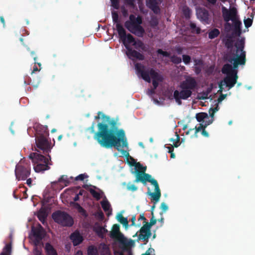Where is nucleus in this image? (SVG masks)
I'll return each mask as SVG.
<instances>
[{"label":"nucleus","instance_id":"nucleus-1","mask_svg":"<svg viewBox=\"0 0 255 255\" xmlns=\"http://www.w3.org/2000/svg\"><path fill=\"white\" fill-rule=\"evenodd\" d=\"M226 45L230 51L226 56L227 63L222 68V72L227 76L219 84V91L220 92H222L225 85L229 89L235 85L238 78L237 69L239 66H244L246 62V52L244 51V39L233 40L229 38L226 41Z\"/></svg>","mask_w":255,"mask_h":255},{"label":"nucleus","instance_id":"nucleus-2","mask_svg":"<svg viewBox=\"0 0 255 255\" xmlns=\"http://www.w3.org/2000/svg\"><path fill=\"white\" fill-rule=\"evenodd\" d=\"M96 119L102 122L98 124V131L95 132L94 138L103 147H116L118 150L122 148L128 147V143L124 130L119 129L110 121L109 117L99 112Z\"/></svg>","mask_w":255,"mask_h":255},{"label":"nucleus","instance_id":"nucleus-3","mask_svg":"<svg viewBox=\"0 0 255 255\" xmlns=\"http://www.w3.org/2000/svg\"><path fill=\"white\" fill-rule=\"evenodd\" d=\"M135 167L138 172L135 173L136 179L134 181L135 182H141L142 183H145L147 181L150 182L152 187V188H148L147 193L151 197L152 201L154 202L155 203H157L161 197L160 190L157 182L153 179L150 175L144 172L146 170V167H143L139 164H136Z\"/></svg>","mask_w":255,"mask_h":255},{"label":"nucleus","instance_id":"nucleus-4","mask_svg":"<svg viewBox=\"0 0 255 255\" xmlns=\"http://www.w3.org/2000/svg\"><path fill=\"white\" fill-rule=\"evenodd\" d=\"M117 30L120 40H122L127 49V54L128 56L132 59H143V56L141 54L134 50H132L129 47L132 45L136 49H143V43L139 40L135 41L130 34L126 35L125 30L121 25L117 24Z\"/></svg>","mask_w":255,"mask_h":255},{"label":"nucleus","instance_id":"nucleus-5","mask_svg":"<svg viewBox=\"0 0 255 255\" xmlns=\"http://www.w3.org/2000/svg\"><path fill=\"white\" fill-rule=\"evenodd\" d=\"M196 84L195 80L191 77H188L181 83L179 89L175 90L173 94L174 98L179 105L181 104V100H186L190 97L191 90L195 88Z\"/></svg>","mask_w":255,"mask_h":255},{"label":"nucleus","instance_id":"nucleus-6","mask_svg":"<svg viewBox=\"0 0 255 255\" xmlns=\"http://www.w3.org/2000/svg\"><path fill=\"white\" fill-rule=\"evenodd\" d=\"M135 69L138 74H140L142 78L146 81L150 82L151 79L154 88H156L159 83L162 81L163 78L156 71L150 70L149 72L145 71V67L141 64H136Z\"/></svg>","mask_w":255,"mask_h":255},{"label":"nucleus","instance_id":"nucleus-7","mask_svg":"<svg viewBox=\"0 0 255 255\" xmlns=\"http://www.w3.org/2000/svg\"><path fill=\"white\" fill-rule=\"evenodd\" d=\"M217 111V108L211 109L210 111V116L205 113H200L196 114V118L197 121L200 123V126L198 127H195L194 128L191 129L187 132V134H189L190 131L194 130L195 135H196L198 132L201 130L203 128H205L207 126L212 123L214 120V114Z\"/></svg>","mask_w":255,"mask_h":255},{"label":"nucleus","instance_id":"nucleus-8","mask_svg":"<svg viewBox=\"0 0 255 255\" xmlns=\"http://www.w3.org/2000/svg\"><path fill=\"white\" fill-rule=\"evenodd\" d=\"M111 237L117 240L124 248L128 249L134 246L135 242L131 239H128L120 231V226L113 225L110 232Z\"/></svg>","mask_w":255,"mask_h":255},{"label":"nucleus","instance_id":"nucleus-9","mask_svg":"<svg viewBox=\"0 0 255 255\" xmlns=\"http://www.w3.org/2000/svg\"><path fill=\"white\" fill-rule=\"evenodd\" d=\"M29 157L32 160L35 172H40L49 169L48 158L35 152L30 153Z\"/></svg>","mask_w":255,"mask_h":255},{"label":"nucleus","instance_id":"nucleus-10","mask_svg":"<svg viewBox=\"0 0 255 255\" xmlns=\"http://www.w3.org/2000/svg\"><path fill=\"white\" fill-rule=\"evenodd\" d=\"M141 23V19L140 17H136L133 15H131L129 20L126 22L125 26L131 32L138 36H141L144 33V30L140 25Z\"/></svg>","mask_w":255,"mask_h":255},{"label":"nucleus","instance_id":"nucleus-11","mask_svg":"<svg viewBox=\"0 0 255 255\" xmlns=\"http://www.w3.org/2000/svg\"><path fill=\"white\" fill-rule=\"evenodd\" d=\"M222 15L224 20L228 22L232 21L236 26L241 24L238 15L237 9L235 7H230L229 9L225 6L222 7Z\"/></svg>","mask_w":255,"mask_h":255},{"label":"nucleus","instance_id":"nucleus-12","mask_svg":"<svg viewBox=\"0 0 255 255\" xmlns=\"http://www.w3.org/2000/svg\"><path fill=\"white\" fill-rule=\"evenodd\" d=\"M52 218L55 222L64 226H71L73 224L72 217L65 212H56L53 214Z\"/></svg>","mask_w":255,"mask_h":255},{"label":"nucleus","instance_id":"nucleus-13","mask_svg":"<svg viewBox=\"0 0 255 255\" xmlns=\"http://www.w3.org/2000/svg\"><path fill=\"white\" fill-rule=\"evenodd\" d=\"M30 174V165L23 167L21 165H18L15 168V175L17 179H25Z\"/></svg>","mask_w":255,"mask_h":255},{"label":"nucleus","instance_id":"nucleus-14","mask_svg":"<svg viewBox=\"0 0 255 255\" xmlns=\"http://www.w3.org/2000/svg\"><path fill=\"white\" fill-rule=\"evenodd\" d=\"M36 144L38 148L44 151H48L51 148L49 141L43 137H40L36 140Z\"/></svg>","mask_w":255,"mask_h":255},{"label":"nucleus","instance_id":"nucleus-15","mask_svg":"<svg viewBox=\"0 0 255 255\" xmlns=\"http://www.w3.org/2000/svg\"><path fill=\"white\" fill-rule=\"evenodd\" d=\"M151 235L150 225L146 223L140 230L139 237L140 239L145 240L149 238Z\"/></svg>","mask_w":255,"mask_h":255},{"label":"nucleus","instance_id":"nucleus-16","mask_svg":"<svg viewBox=\"0 0 255 255\" xmlns=\"http://www.w3.org/2000/svg\"><path fill=\"white\" fill-rule=\"evenodd\" d=\"M32 231L33 232L32 238L36 240L35 244H38L45 235V232L41 226L35 230L32 229Z\"/></svg>","mask_w":255,"mask_h":255},{"label":"nucleus","instance_id":"nucleus-17","mask_svg":"<svg viewBox=\"0 0 255 255\" xmlns=\"http://www.w3.org/2000/svg\"><path fill=\"white\" fill-rule=\"evenodd\" d=\"M160 2L161 0H147L146 1L147 5L155 13L159 12V5Z\"/></svg>","mask_w":255,"mask_h":255},{"label":"nucleus","instance_id":"nucleus-18","mask_svg":"<svg viewBox=\"0 0 255 255\" xmlns=\"http://www.w3.org/2000/svg\"><path fill=\"white\" fill-rule=\"evenodd\" d=\"M197 16L201 21L207 22L209 19V13L204 9L198 8L197 9Z\"/></svg>","mask_w":255,"mask_h":255},{"label":"nucleus","instance_id":"nucleus-19","mask_svg":"<svg viewBox=\"0 0 255 255\" xmlns=\"http://www.w3.org/2000/svg\"><path fill=\"white\" fill-rule=\"evenodd\" d=\"M71 240L72 241L73 245L77 246L80 244L83 240L82 236L78 232H75L71 235Z\"/></svg>","mask_w":255,"mask_h":255},{"label":"nucleus","instance_id":"nucleus-20","mask_svg":"<svg viewBox=\"0 0 255 255\" xmlns=\"http://www.w3.org/2000/svg\"><path fill=\"white\" fill-rule=\"evenodd\" d=\"M103 210L107 213L108 216L112 214V208L110 203L108 200L105 198L101 202Z\"/></svg>","mask_w":255,"mask_h":255},{"label":"nucleus","instance_id":"nucleus-21","mask_svg":"<svg viewBox=\"0 0 255 255\" xmlns=\"http://www.w3.org/2000/svg\"><path fill=\"white\" fill-rule=\"evenodd\" d=\"M90 192L91 194L97 200L100 199L102 197L104 193L102 191L100 190L99 189L90 188Z\"/></svg>","mask_w":255,"mask_h":255},{"label":"nucleus","instance_id":"nucleus-22","mask_svg":"<svg viewBox=\"0 0 255 255\" xmlns=\"http://www.w3.org/2000/svg\"><path fill=\"white\" fill-rule=\"evenodd\" d=\"M117 220L123 224L126 229L128 228V221L127 218L123 217L122 214H118L116 217Z\"/></svg>","mask_w":255,"mask_h":255},{"label":"nucleus","instance_id":"nucleus-23","mask_svg":"<svg viewBox=\"0 0 255 255\" xmlns=\"http://www.w3.org/2000/svg\"><path fill=\"white\" fill-rule=\"evenodd\" d=\"M45 248L47 255H57L55 250L49 244H46Z\"/></svg>","mask_w":255,"mask_h":255},{"label":"nucleus","instance_id":"nucleus-24","mask_svg":"<svg viewBox=\"0 0 255 255\" xmlns=\"http://www.w3.org/2000/svg\"><path fill=\"white\" fill-rule=\"evenodd\" d=\"M47 216V213L44 209H41L37 213V217L39 220L42 223H44Z\"/></svg>","mask_w":255,"mask_h":255},{"label":"nucleus","instance_id":"nucleus-25","mask_svg":"<svg viewBox=\"0 0 255 255\" xmlns=\"http://www.w3.org/2000/svg\"><path fill=\"white\" fill-rule=\"evenodd\" d=\"M183 14L186 18H189L191 14L190 9L187 6H183L182 8Z\"/></svg>","mask_w":255,"mask_h":255},{"label":"nucleus","instance_id":"nucleus-26","mask_svg":"<svg viewBox=\"0 0 255 255\" xmlns=\"http://www.w3.org/2000/svg\"><path fill=\"white\" fill-rule=\"evenodd\" d=\"M219 33H220V32H219V30H218L217 29H214L211 30L209 33V37L210 39H213V38L216 37L217 36H218Z\"/></svg>","mask_w":255,"mask_h":255},{"label":"nucleus","instance_id":"nucleus-27","mask_svg":"<svg viewBox=\"0 0 255 255\" xmlns=\"http://www.w3.org/2000/svg\"><path fill=\"white\" fill-rule=\"evenodd\" d=\"M88 255H97L98 251L96 248L93 246H91L88 250Z\"/></svg>","mask_w":255,"mask_h":255},{"label":"nucleus","instance_id":"nucleus-28","mask_svg":"<svg viewBox=\"0 0 255 255\" xmlns=\"http://www.w3.org/2000/svg\"><path fill=\"white\" fill-rule=\"evenodd\" d=\"M158 57L159 58H163L164 57H168L169 56V54L167 52L163 51L162 50L159 49L157 51Z\"/></svg>","mask_w":255,"mask_h":255},{"label":"nucleus","instance_id":"nucleus-29","mask_svg":"<svg viewBox=\"0 0 255 255\" xmlns=\"http://www.w3.org/2000/svg\"><path fill=\"white\" fill-rule=\"evenodd\" d=\"M11 247L10 245H6L3 252L0 255H8L10 252Z\"/></svg>","mask_w":255,"mask_h":255},{"label":"nucleus","instance_id":"nucleus-30","mask_svg":"<svg viewBox=\"0 0 255 255\" xmlns=\"http://www.w3.org/2000/svg\"><path fill=\"white\" fill-rule=\"evenodd\" d=\"M190 27L193 32H195L196 33H200V28L199 27H196V25L194 23H191L190 24Z\"/></svg>","mask_w":255,"mask_h":255},{"label":"nucleus","instance_id":"nucleus-31","mask_svg":"<svg viewBox=\"0 0 255 255\" xmlns=\"http://www.w3.org/2000/svg\"><path fill=\"white\" fill-rule=\"evenodd\" d=\"M183 57V61L185 64H188L190 63L191 61V57L186 55H183L182 56Z\"/></svg>","mask_w":255,"mask_h":255},{"label":"nucleus","instance_id":"nucleus-32","mask_svg":"<svg viewBox=\"0 0 255 255\" xmlns=\"http://www.w3.org/2000/svg\"><path fill=\"white\" fill-rule=\"evenodd\" d=\"M118 13L116 12H115V11H113L112 12V18H113V21L116 22V25L117 24H120L118 22Z\"/></svg>","mask_w":255,"mask_h":255},{"label":"nucleus","instance_id":"nucleus-33","mask_svg":"<svg viewBox=\"0 0 255 255\" xmlns=\"http://www.w3.org/2000/svg\"><path fill=\"white\" fill-rule=\"evenodd\" d=\"M127 189L128 190L134 191H136L137 189V187L134 184L129 183L127 186Z\"/></svg>","mask_w":255,"mask_h":255},{"label":"nucleus","instance_id":"nucleus-34","mask_svg":"<svg viewBox=\"0 0 255 255\" xmlns=\"http://www.w3.org/2000/svg\"><path fill=\"white\" fill-rule=\"evenodd\" d=\"M171 141L172 143V144L175 146L178 147L179 146L178 142H179V137L178 135H176V138L175 139H171Z\"/></svg>","mask_w":255,"mask_h":255},{"label":"nucleus","instance_id":"nucleus-35","mask_svg":"<svg viewBox=\"0 0 255 255\" xmlns=\"http://www.w3.org/2000/svg\"><path fill=\"white\" fill-rule=\"evenodd\" d=\"M171 61L174 63H179L181 61V59L180 57L177 56H173L171 57Z\"/></svg>","mask_w":255,"mask_h":255},{"label":"nucleus","instance_id":"nucleus-36","mask_svg":"<svg viewBox=\"0 0 255 255\" xmlns=\"http://www.w3.org/2000/svg\"><path fill=\"white\" fill-rule=\"evenodd\" d=\"M244 23H245L246 27H250L252 25V20L250 18H248V19L244 20Z\"/></svg>","mask_w":255,"mask_h":255},{"label":"nucleus","instance_id":"nucleus-37","mask_svg":"<svg viewBox=\"0 0 255 255\" xmlns=\"http://www.w3.org/2000/svg\"><path fill=\"white\" fill-rule=\"evenodd\" d=\"M112 5L116 9L119 8L118 0H111Z\"/></svg>","mask_w":255,"mask_h":255},{"label":"nucleus","instance_id":"nucleus-38","mask_svg":"<svg viewBox=\"0 0 255 255\" xmlns=\"http://www.w3.org/2000/svg\"><path fill=\"white\" fill-rule=\"evenodd\" d=\"M208 97V94H201L200 93L198 95V98L199 99H205Z\"/></svg>","mask_w":255,"mask_h":255},{"label":"nucleus","instance_id":"nucleus-39","mask_svg":"<svg viewBox=\"0 0 255 255\" xmlns=\"http://www.w3.org/2000/svg\"><path fill=\"white\" fill-rule=\"evenodd\" d=\"M87 176L85 174H80L76 177V180H84Z\"/></svg>","mask_w":255,"mask_h":255},{"label":"nucleus","instance_id":"nucleus-40","mask_svg":"<svg viewBox=\"0 0 255 255\" xmlns=\"http://www.w3.org/2000/svg\"><path fill=\"white\" fill-rule=\"evenodd\" d=\"M161 209H162V211H163L164 212H165L168 209V206H167V205L165 203H162L161 204Z\"/></svg>","mask_w":255,"mask_h":255},{"label":"nucleus","instance_id":"nucleus-41","mask_svg":"<svg viewBox=\"0 0 255 255\" xmlns=\"http://www.w3.org/2000/svg\"><path fill=\"white\" fill-rule=\"evenodd\" d=\"M75 207L78 210L79 212H83V209L78 204H74Z\"/></svg>","mask_w":255,"mask_h":255},{"label":"nucleus","instance_id":"nucleus-42","mask_svg":"<svg viewBox=\"0 0 255 255\" xmlns=\"http://www.w3.org/2000/svg\"><path fill=\"white\" fill-rule=\"evenodd\" d=\"M154 252V250L151 248H149L145 254L142 255H151V254Z\"/></svg>","mask_w":255,"mask_h":255},{"label":"nucleus","instance_id":"nucleus-43","mask_svg":"<svg viewBox=\"0 0 255 255\" xmlns=\"http://www.w3.org/2000/svg\"><path fill=\"white\" fill-rule=\"evenodd\" d=\"M226 97V95H221L218 99V102H221L223 100L225 99Z\"/></svg>","mask_w":255,"mask_h":255},{"label":"nucleus","instance_id":"nucleus-44","mask_svg":"<svg viewBox=\"0 0 255 255\" xmlns=\"http://www.w3.org/2000/svg\"><path fill=\"white\" fill-rule=\"evenodd\" d=\"M34 253L35 255H41V251L38 250L37 249H35L34 250Z\"/></svg>","mask_w":255,"mask_h":255},{"label":"nucleus","instance_id":"nucleus-45","mask_svg":"<svg viewBox=\"0 0 255 255\" xmlns=\"http://www.w3.org/2000/svg\"><path fill=\"white\" fill-rule=\"evenodd\" d=\"M205 128H203L202 129V134L205 136H208L209 134H208V133L204 129Z\"/></svg>","mask_w":255,"mask_h":255},{"label":"nucleus","instance_id":"nucleus-46","mask_svg":"<svg viewBox=\"0 0 255 255\" xmlns=\"http://www.w3.org/2000/svg\"><path fill=\"white\" fill-rule=\"evenodd\" d=\"M168 148H169V152L171 153V158H175V154H174L173 153H172V150H172V149H171V148H170V147H168Z\"/></svg>","mask_w":255,"mask_h":255},{"label":"nucleus","instance_id":"nucleus-47","mask_svg":"<svg viewBox=\"0 0 255 255\" xmlns=\"http://www.w3.org/2000/svg\"><path fill=\"white\" fill-rule=\"evenodd\" d=\"M156 223V220H151L149 224H148L149 225H150V228L151 227L154 225Z\"/></svg>","mask_w":255,"mask_h":255},{"label":"nucleus","instance_id":"nucleus-48","mask_svg":"<svg viewBox=\"0 0 255 255\" xmlns=\"http://www.w3.org/2000/svg\"><path fill=\"white\" fill-rule=\"evenodd\" d=\"M65 178H66V177L64 176H62L59 180H58V182H62L63 181H65Z\"/></svg>","mask_w":255,"mask_h":255},{"label":"nucleus","instance_id":"nucleus-49","mask_svg":"<svg viewBox=\"0 0 255 255\" xmlns=\"http://www.w3.org/2000/svg\"><path fill=\"white\" fill-rule=\"evenodd\" d=\"M134 0H126L127 3L129 4H132Z\"/></svg>","mask_w":255,"mask_h":255},{"label":"nucleus","instance_id":"nucleus-50","mask_svg":"<svg viewBox=\"0 0 255 255\" xmlns=\"http://www.w3.org/2000/svg\"><path fill=\"white\" fill-rule=\"evenodd\" d=\"M182 50V49L180 47H178L176 48V51L179 54H180L181 53Z\"/></svg>","mask_w":255,"mask_h":255},{"label":"nucleus","instance_id":"nucleus-51","mask_svg":"<svg viewBox=\"0 0 255 255\" xmlns=\"http://www.w3.org/2000/svg\"><path fill=\"white\" fill-rule=\"evenodd\" d=\"M26 183L29 185L30 186L31 184V179H28L26 181Z\"/></svg>","mask_w":255,"mask_h":255},{"label":"nucleus","instance_id":"nucleus-52","mask_svg":"<svg viewBox=\"0 0 255 255\" xmlns=\"http://www.w3.org/2000/svg\"><path fill=\"white\" fill-rule=\"evenodd\" d=\"M91 130L92 132H95L94 124H93V125L91 128Z\"/></svg>","mask_w":255,"mask_h":255},{"label":"nucleus","instance_id":"nucleus-53","mask_svg":"<svg viewBox=\"0 0 255 255\" xmlns=\"http://www.w3.org/2000/svg\"><path fill=\"white\" fill-rule=\"evenodd\" d=\"M75 255H83L81 251H78L75 254Z\"/></svg>","mask_w":255,"mask_h":255},{"label":"nucleus","instance_id":"nucleus-54","mask_svg":"<svg viewBox=\"0 0 255 255\" xmlns=\"http://www.w3.org/2000/svg\"><path fill=\"white\" fill-rule=\"evenodd\" d=\"M209 2L214 4L216 2V0H207Z\"/></svg>","mask_w":255,"mask_h":255},{"label":"nucleus","instance_id":"nucleus-55","mask_svg":"<svg viewBox=\"0 0 255 255\" xmlns=\"http://www.w3.org/2000/svg\"><path fill=\"white\" fill-rule=\"evenodd\" d=\"M115 255H125V254H122V253H116L115 254ZM128 255H131L128 252Z\"/></svg>","mask_w":255,"mask_h":255},{"label":"nucleus","instance_id":"nucleus-56","mask_svg":"<svg viewBox=\"0 0 255 255\" xmlns=\"http://www.w3.org/2000/svg\"><path fill=\"white\" fill-rule=\"evenodd\" d=\"M79 200V194H77L74 198V201H77Z\"/></svg>","mask_w":255,"mask_h":255},{"label":"nucleus","instance_id":"nucleus-57","mask_svg":"<svg viewBox=\"0 0 255 255\" xmlns=\"http://www.w3.org/2000/svg\"><path fill=\"white\" fill-rule=\"evenodd\" d=\"M1 22L4 25V20L2 17H0V18Z\"/></svg>","mask_w":255,"mask_h":255},{"label":"nucleus","instance_id":"nucleus-58","mask_svg":"<svg viewBox=\"0 0 255 255\" xmlns=\"http://www.w3.org/2000/svg\"><path fill=\"white\" fill-rule=\"evenodd\" d=\"M105 249L106 250V255H109V252H108V250L107 249V247L106 246H105Z\"/></svg>","mask_w":255,"mask_h":255},{"label":"nucleus","instance_id":"nucleus-59","mask_svg":"<svg viewBox=\"0 0 255 255\" xmlns=\"http://www.w3.org/2000/svg\"><path fill=\"white\" fill-rule=\"evenodd\" d=\"M83 191H84L83 190H81V191L79 192V194H79V195H82L83 194Z\"/></svg>","mask_w":255,"mask_h":255},{"label":"nucleus","instance_id":"nucleus-60","mask_svg":"<svg viewBox=\"0 0 255 255\" xmlns=\"http://www.w3.org/2000/svg\"><path fill=\"white\" fill-rule=\"evenodd\" d=\"M139 145H140V146H141V147H143V143H142L140 142V143H139Z\"/></svg>","mask_w":255,"mask_h":255},{"label":"nucleus","instance_id":"nucleus-61","mask_svg":"<svg viewBox=\"0 0 255 255\" xmlns=\"http://www.w3.org/2000/svg\"><path fill=\"white\" fill-rule=\"evenodd\" d=\"M135 220V218H133L132 219V223H133V222H134V220Z\"/></svg>","mask_w":255,"mask_h":255},{"label":"nucleus","instance_id":"nucleus-62","mask_svg":"<svg viewBox=\"0 0 255 255\" xmlns=\"http://www.w3.org/2000/svg\"><path fill=\"white\" fill-rule=\"evenodd\" d=\"M232 124V121H230L229 122V125H231Z\"/></svg>","mask_w":255,"mask_h":255},{"label":"nucleus","instance_id":"nucleus-63","mask_svg":"<svg viewBox=\"0 0 255 255\" xmlns=\"http://www.w3.org/2000/svg\"><path fill=\"white\" fill-rule=\"evenodd\" d=\"M100 230H101V232H103V231H104V229H103V228H101V229H100Z\"/></svg>","mask_w":255,"mask_h":255},{"label":"nucleus","instance_id":"nucleus-64","mask_svg":"<svg viewBox=\"0 0 255 255\" xmlns=\"http://www.w3.org/2000/svg\"><path fill=\"white\" fill-rule=\"evenodd\" d=\"M61 137H62L61 135L59 136V137H58L59 139H60L61 138Z\"/></svg>","mask_w":255,"mask_h":255}]
</instances>
